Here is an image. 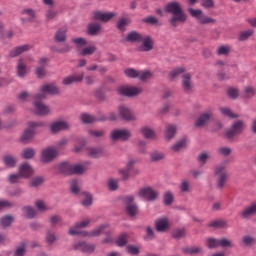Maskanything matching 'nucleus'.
<instances>
[{"mask_svg": "<svg viewBox=\"0 0 256 256\" xmlns=\"http://www.w3.org/2000/svg\"><path fill=\"white\" fill-rule=\"evenodd\" d=\"M141 133L145 139H153L155 137V132L149 127L141 128Z\"/></svg>", "mask_w": 256, "mask_h": 256, "instance_id": "79ce46f5", "label": "nucleus"}, {"mask_svg": "<svg viewBox=\"0 0 256 256\" xmlns=\"http://www.w3.org/2000/svg\"><path fill=\"white\" fill-rule=\"evenodd\" d=\"M55 41H57L58 43H63L66 41L67 39V32L65 30H58L55 33L54 36Z\"/></svg>", "mask_w": 256, "mask_h": 256, "instance_id": "4c0bfd02", "label": "nucleus"}, {"mask_svg": "<svg viewBox=\"0 0 256 256\" xmlns=\"http://www.w3.org/2000/svg\"><path fill=\"white\" fill-rule=\"evenodd\" d=\"M127 234H121L118 239L116 240V245L118 247H124V245H127Z\"/></svg>", "mask_w": 256, "mask_h": 256, "instance_id": "13d9d810", "label": "nucleus"}, {"mask_svg": "<svg viewBox=\"0 0 256 256\" xmlns=\"http://www.w3.org/2000/svg\"><path fill=\"white\" fill-rule=\"evenodd\" d=\"M3 163L6 167H15V165H17V158L11 155H6L3 158Z\"/></svg>", "mask_w": 256, "mask_h": 256, "instance_id": "f704fd0d", "label": "nucleus"}, {"mask_svg": "<svg viewBox=\"0 0 256 256\" xmlns=\"http://www.w3.org/2000/svg\"><path fill=\"white\" fill-rule=\"evenodd\" d=\"M17 73L19 77H24L25 73H27V65L23 62V59L18 61Z\"/></svg>", "mask_w": 256, "mask_h": 256, "instance_id": "e433bc0d", "label": "nucleus"}, {"mask_svg": "<svg viewBox=\"0 0 256 256\" xmlns=\"http://www.w3.org/2000/svg\"><path fill=\"white\" fill-rule=\"evenodd\" d=\"M57 17V10L54 8H50L46 11V19L48 21H52V19H55Z\"/></svg>", "mask_w": 256, "mask_h": 256, "instance_id": "e2e57ef3", "label": "nucleus"}, {"mask_svg": "<svg viewBox=\"0 0 256 256\" xmlns=\"http://www.w3.org/2000/svg\"><path fill=\"white\" fill-rule=\"evenodd\" d=\"M126 251L129 253V255H139V247L137 246L128 245L126 247Z\"/></svg>", "mask_w": 256, "mask_h": 256, "instance_id": "774afa93", "label": "nucleus"}, {"mask_svg": "<svg viewBox=\"0 0 256 256\" xmlns=\"http://www.w3.org/2000/svg\"><path fill=\"white\" fill-rule=\"evenodd\" d=\"M117 91L119 95H123L124 97H137V95L143 93V89L135 86H120Z\"/></svg>", "mask_w": 256, "mask_h": 256, "instance_id": "0eeeda50", "label": "nucleus"}, {"mask_svg": "<svg viewBox=\"0 0 256 256\" xmlns=\"http://www.w3.org/2000/svg\"><path fill=\"white\" fill-rule=\"evenodd\" d=\"M71 125L66 120H57L50 125V131L53 134L60 133V131H67Z\"/></svg>", "mask_w": 256, "mask_h": 256, "instance_id": "ddd939ff", "label": "nucleus"}, {"mask_svg": "<svg viewBox=\"0 0 256 256\" xmlns=\"http://www.w3.org/2000/svg\"><path fill=\"white\" fill-rule=\"evenodd\" d=\"M22 212H23L24 217H26L27 219H33V217H35V215H37V211H35V209H33V207H31V206L23 207Z\"/></svg>", "mask_w": 256, "mask_h": 256, "instance_id": "473e14b6", "label": "nucleus"}, {"mask_svg": "<svg viewBox=\"0 0 256 256\" xmlns=\"http://www.w3.org/2000/svg\"><path fill=\"white\" fill-rule=\"evenodd\" d=\"M87 153L89 157H93V159H97V157H101L103 151L101 148H88Z\"/></svg>", "mask_w": 256, "mask_h": 256, "instance_id": "ea45409f", "label": "nucleus"}, {"mask_svg": "<svg viewBox=\"0 0 256 256\" xmlns=\"http://www.w3.org/2000/svg\"><path fill=\"white\" fill-rule=\"evenodd\" d=\"M207 247L208 249H215L219 247V239L208 238L207 239Z\"/></svg>", "mask_w": 256, "mask_h": 256, "instance_id": "052dcab7", "label": "nucleus"}, {"mask_svg": "<svg viewBox=\"0 0 256 256\" xmlns=\"http://www.w3.org/2000/svg\"><path fill=\"white\" fill-rule=\"evenodd\" d=\"M211 117H213V111L208 110L203 112L196 120V127H205V125L209 123V119H211Z\"/></svg>", "mask_w": 256, "mask_h": 256, "instance_id": "a211bd4d", "label": "nucleus"}, {"mask_svg": "<svg viewBox=\"0 0 256 256\" xmlns=\"http://www.w3.org/2000/svg\"><path fill=\"white\" fill-rule=\"evenodd\" d=\"M45 179H43V177L41 176H37L31 179L30 181V186L31 187H41V185H43Z\"/></svg>", "mask_w": 256, "mask_h": 256, "instance_id": "de8ad7c7", "label": "nucleus"}, {"mask_svg": "<svg viewBox=\"0 0 256 256\" xmlns=\"http://www.w3.org/2000/svg\"><path fill=\"white\" fill-rule=\"evenodd\" d=\"M118 115L124 121H135V119H137L135 114L131 113V110L127 106L118 107Z\"/></svg>", "mask_w": 256, "mask_h": 256, "instance_id": "f3484780", "label": "nucleus"}, {"mask_svg": "<svg viewBox=\"0 0 256 256\" xmlns=\"http://www.w3.org/2000/svg\"><path fill=\"white\" fill-rule=\"evenodd\" d=\"M110 137L113 141H129L131 132L125 129H116L111 132Z\"/></svg>", "mask_w": 256, "mask_h": 256, "instance_id": "6e6552de", "label": "nucleus"}, {"mask_svg": "<svg viewBox=\"0 0 256 256\" xmlns=\"http://www.w3.org/2000/svg\"><path fill=\"white\" fill-rule=\"evenodd\" d=\"M243 121L242 120H237L236 122L233 123L232 127L230 130L226 131L225 136L227 139H233L235 135H239L240 133H243Z\"/></svg>", "mask_w": 256, "mask_h": 256, "instance_id": "4468645a", "label": "nucleus"}, {"mask_svg": "<svg viewBox=\"0 0 256 256\" xmlns=\"http://www.w3.org/2000/svg\"><path fill=\"white\" fill-rule=\"evenodd\" d=\"M59 155V152L57 151V148L55 147H48L42 150V163H51L55 157Z\"/></svg>", "mask_w": 256, "mask_h": 256, "instance_id": "f8f14e48", "label": "nucleus"}, {"mask_svg": "<svg viewBox=\"0 0 256 256\" xmlns=\"http://www.w3.org/2000/svg\"><path fill=\"white\" fill-rule=\"evenodd\" d=\"M61 91L55 84H45L40 87V92L34 97V109L37 115H49L51 109L41 99H45L47 95H59Z\"/></svg>", "mask_w": 256, "mask_h": 256, "instance_id": "f257e3e1", "label": "nucleus"}, {"mask_svg": "<svg viewBox=\"0 0 256 256\" xmlns=\"http://www.w3.org/2000/svg\"><path fill=\"white\" fill-rule=\"evenodd\" d=\"M46 64H47V58H41L39 60V65L37 68H36V75L37 77L41 78V77H45L47 71L45 70V67H46Z\"/></svg>", "mask_w": 256, "mask_h": 256, "instance_id": "cd10ccee", "label": "nucleus"}, {"mask_svg": "<svg viewBox=\"0 0 256 256\" xmlns=\"http://www.w3.org/2000/svg\"><path fill=\"white\" fill-rule=\"evenodd\" d=\"M97 51V47L95 45L86 46L79 50V55L81 57H88L89 55H93Z\"/></svg>", "mask_w": 256, "mask_h": 256, "instance_id": "c756f323", "label": "nucleus"}, {"mask_svg": "<svg viewBox=\"0 0 256 256\" xmlns=\"http://www.w3.org/2000/svg\"><path fill=\"white\" fill-rule=\"evenodd\" d=\"M60 171L65 173V175H81L87 171V168L80 164H70L64 162L60 164Z\"/></svg>", "mask_w": 256, "mask_h": 256, "instance_id": "7ed1b4c3", "label": "nucleus"}, {"mask_svg": "<svg viewBox=\"0 0 256 256\" xmlns=\"http://www.w3.org/2000/svg\"><path fill=\"white\" fill-rule=\"evenodd\" d=\"M138 197H142V199H146V201H155L159 195L157 191L153 190L151 187L141 188L137 192Z\"/></svg>", "mask_w": 256, "mask_h": 256, "instance_id": "1a4fd4ad", "label": "nucleus"}, {"mask_svg": "<svg viewBox=\"0 0 256 256\" xmlns=\"http://www.w3.org/2000/svg\"><path fill=\"white\" fill-rule=\"evenodd\" d=\"M42 122H29L26 130H24L22 136H21V141L23 143H27L28 141H31L33 137H35V127H43Z\"/></svg>", "mask_w": 256, "mask_h": 256, "instance_id": "423d86ee", "label": "nucleus"}, {"mask_svg": "<svg viewBox=\"0 0 256 256\" xmlns=\"http://www.w3.org/2000/svg\"><path fill=\"white\" fill-rule=\"evenodd\" d=\"M134 165H135V160L130 159L126 163L125 169H127L128 171H132L133 175H139V169H137V168L133 169Z\"/></svg>", "mask_w": 256, "mask_h": 256, "instance_id": "8fccbe9b", "label": "nucleus"}, {"mask_svg": "<svg viewBox=\"0 0 256 256\" xmlns=\"http://www.w3.org/2000/svg\"><path fill=\"white\" fill-rule=\"evenodd\" d=\"M182 251L186 255H198V253H201V251H203V248L199 246H192V247H185L182 249Z\"/></svg>", "mask_w": 256, "mask_h": 256, "instance_id": "2f4dec72", "label": "nucleus"}, {"mask_svg": "<svg viewBox=\"0 0 256 256\" xmlns=\"http://www.w3.org/2000/svg\"><path fill=\"white\" fill-rule=\"evenodd\" d=\"M156 230L163 232L169 229V220L167 218L158 219L155 222Z\"/></svg>", "mask_w": 256, "mask_h": 256, "instance_id": "c85d7f7f", "label": "nucleus"}, {"mask_svg": "<svg viewBox=\"0 0 256 256\" xmlns=\"http://www.w3.org/2000/svg\"><path fill=\"white\" fill-rule=\"evenodd\" d=\"M30 49H31V45L29 44L18 46L10 51L9 56L19 57V55H23V53H27V51H30Z\"/></svg>", "mask_w": 256, "mask_h": 256, "instance_id": "aec40b11", "label": "nucleus"}, {"mask_svg": "<svg viewBox=\"0 0 256 256\" xmlns=\"http://www.w3.org/2000/svg\"><path fill=\"white\" fill-rule=\"evenodd\" d=\"M84 199L81 201V205H83V207H89L91 205H93V196H91V194L89 193H82Z\"/></svg>", "mask_w": 256, "mask_h": 256, "instance_id": "58836bf2", "label": "nucleus"}, {"mask_svg": "<svg viewBox=\"0 0 256 256\" xmlns=\"http://www.w3.org/2000/svg\"><path fill=\"white\" fill-rule=\"evenodd\" d=\"M253 215H256V203H252L250 206H247L240 213V217H242V219H251Z\"/></svg>", "mask_w": 256, "mask_h": 256, "instance_id": "412c9836", "label": "nucleus"}, {"mask_svg": "<svg viewBox=\"0 0 256 256\" xmlns=\"http://www.w3.org/2000/svg\"><path fill=\"white\" fill-rule=\"evenodd\" d=\"M81 121H82V123H95V121H97V119H95V117H93L89 114H82Z\"/></svg>", "mask_w": 256, "mask_h": 256, "instance_id": "0e129e2a", "label": "nucleus"}, {"mask_svg": "<svg viewBox=\"0 0 256 256\" xmlns=\"http://www.w3.org/2000/svg\"><path fill=\"white\" fill-rule=\"evenodd\" d=\"M91 223V220L84 219L81 222H78L74 225V227L69 229V235H83L84 237L89 235L87 232H81L79 229H85Z\"/></svg>", "mask_w": 256, "mask_h": 256, "instance_id": "9d476101", "label": "nucleus"}, {"mask_svg": "<svg viewBox=\"0 0 256 256\" xmlns=\"http://www.w3.org/2000/svg\"><path fill=\"white\" fill-rule=\"evenodd\" d=\"M179 189H180L181 193H190V191H191V182H189L187 180H183L179 185Z\"/></svg>", "mask_w": 256, "mask_h": 256, "instance_id": "37998d69", "label": "nucleus"}, {"mask_svg": "<svg viewBox=\"0 0 256 256\" xmlns=\"http://www.w3.org/2000/svg\"><path fill=\"white\" fill-rule=\"evenodd\" d=\"M109 227L107 224H102L98 228L94 229L89 235L90 237H97V235H101L102 231H105Z\"/></svg>", "mask_w": 256, "mask_h": 256, "instance_id": "864d4df0", "label": "nucleus"}, {"mask_svg": "<svg viewBox=\"0 0 256 256\" xmlns=\"http://www.w3.org/2000/svg\"><path fill=\"white\" fill-rule=\"evenodd\" d=\"M19 174L21 177H24V179H27L33 175V168L28 163L21 164L19 167Z\"/></svg>", "mask_w": 256, "mask_h": 256, "instance_id": "393cba45", "label": "nucleus"}, {"mask_svg": "<svg viewBox=\"0 0 256 256\" xmlns=\"http://www.w3.org/2000/svg\"><path fill=\"white\" fill-rule=\"evenodd\" d=\"M229 53H231L230 45H221L216 50V54L223 56V57H227V55H229Z\"/></svg>", "mask_w": 256, "mask_h": 256, "instance_id": "72a5a7b5", "label": "nucleus"}, {"mask_svg": "<svg viewBox=\"0 0 256 256\" xmlns=\"http://www.w3.org/2000/svg\"><path fill=\"white\" fill-rule=\"evenodd\" d=\"M253 35V30L249 29V30H245L239 33V41H247V39H249V37H251Z\"/></svg>", "mask_w": 256, "mask_h": 256, "instance_id": "3c124183", "label": "nucleus"}, {"mask_svg": "<svg viewBox=\"0 0 256 256\" xmlns=\"http://www.w3.org/2000/svg\"><path fill=\"white\" fill-rule=\"evenodd\" d=\"M129 23H131V20L129 18H120L117 22V29H119V31H125V27H127V25H129Z\"/></svg>", "mask_w": 256, "mask_h": 256, "instance_id": "a19ab883", "label": "nucleus"}, {"mask_svg": "<svg viewBox=\"0 0 256 256\" xmlns=\"http://www.w3.org/2000/svg\"><path fill=\"white\" fill-rule=\"evenodd\" d=\"M26 249H27V245L25 244V242H22V243L16 248V251H15V253H14V256H24Z\"/></svg>", "mask_w": 256, "mask_h": 256, "instance_id": "6e6d98bb", "label": "nucleus"}, {"mask_svg": "<svg viewBox=\"0 0 256 256\" xmlns=\"http://www.w3.org/2000/svg\"><path fill=\"white\" fill-rule=\"evenodd\" d=\"M85 75L79 74V75H70L63 79L62 83L64 85H73V83H81L83 81Z\"/></svg>", "mask_w": 256, "mask_h": 256, "instance_id": "4be33fe9", "label": "nucleus"}, {"mask_svg": "<svg viewBox=\"0 0 256 256\" xmlns=\"http://www.w3.org/2000/svg\"><path fill=\"white\" fill-rule=\"evenodd\" d=\"M118 187H119V180L117 179L108 180V189L110 191H117Z\"/></svg>", "mask_w": 256, "mask_h": 256, "instance_id": "bf43d9fd", "label": "nucleus"}, {"mask_svg": "<svg viewBox=\"0 0 256 256\" xmlns=\"http://www.w3.org/2000/svg\"><path fill=\"white\" fill-rule=\"evenodd\" d=\"M135 201V198L133 196H127L125 198L126 203V213L129 215V217H135L137 213H139V209L137 208V205L133 204Z\"/></svg>", "mask_w": 256, "mask_h": 256, "instance_id": "dca6fc26", "label": "nucleus"}, {"mask_svg": "<svg viewBox=\"0 0 256 256\" xmlns=\"http://www.w3.org/2000/svg\"><path fill=\"white\" fill-rule=\"evenodd\" d=\"M124 74L126 77H129L130 79H135L139 77V71L133 68H127L126 70H124Z\"/></svg>", "mask_w": 256, "mask_h": 256, "instance_id": "09e8293b", "label": "nucleus"}, {"mask_svg": "<svg viewBox=\"0 0 256 256\" xmlns=\"http://www.w3.org/2000/svg\"><path fill=\"white\" fill-rule=\"evenodd\" d=\"M35 156V150L32 148H27L22 151V157L23 159H33Z\"/></svg>", "mask_w": 256, "mask_h": 256, "instance_id": "4d7b16f0", "label": "nucleus"}, {"mask_svg": "<svg viewBox=\"0 0 256 256\" xmlns=\"http://www.w3.org/2000/svg\"><path fill=\"white\" fill-rule=\"evenodd\" d=\"M125 39L128 43H139L143 41V35L137 31H131L126 35Z\"/></svg>", "mask_w": 256, "mask_h": 256, "instance_id": "b1692460", "label": "nucleus"}, {"mask_svg": "<svg viewBox=\"0 0 256 256\" xmlns=\"http://www.w3.org/2000/svg\"><path fill=\"white\" fill-rule=\"evenodd\" d=\"M214 174L217 176L218 189H223V187H225V183H227V179L229 177L227 170H225V165L219 164L218 166H216L214 169Z\"/></svg>", "mask_w": 256, "mask_h": 256, "instance_id": "39448f33", "label": "nucleus"}, {"mask_svg": "<svg viewBox=\"0 0 256 256\" xmlns=\"http://www.w3.org/2000/svg\"><path fill=\"white\" fill-rule=\"evenodd\" d=\"M54 51H56L57 53H69V51H71V46L66 43L60 44L54 48Z\"/></svg>", "mask_w": 256, "mask_h": 256, "instance_id": "a18cd8bd", "label": "nucleus"}, {"mask_svg": "<svg viewBox=\"0 0 256 256\" xmlns=\"http://www.w3.org/2000/svg\"><path fill=\"white\" fill-rule=\"evenodd\" d=\"M75 249H78V251H82L83 253H93L95 251V246L91 244H87L85 242H78L75 244Z\"/></svg>", "mask_w": 256, "mask_h": 256, "instance_id": "a878e982", "label": "nucleus"}, {"mask_svg": "<svg viewBox=\"0 0 256 256\" xmlns=\"http://www.w3.org/2000/svg\"><path fill=\"white\" fill-rule=\"evenodd\" d=\"M72 43H74L77 47H84V45H87V40L85 38H73Z\"/></svg>", "mask_w": 256, "mask_h": 256, "instance_id": "69168bd1", "label": "nucleus"}, {"mask_svg": "<svg viewBox=\"0 0 256 256\" xmlns=\"http://www.w3.org/2000/svg\"><path fill=\"white\" fill-rule=\"evenodd\" d=\"M150 159L154 162L163 161L165 159V154L159 151H153L152 153H150Z\"/></svg>", "mask_w": 256, "mask_h": 256, "instance_id": "c03bdc74", "label": "nucleus"}, {"mask_svg": "<svg viewBox=\"0 0 256 256\" xmlns=\"http://www.w3.org/2000/svg\"><path fill=\"white\" fill-rule=\"evenodd\" d=\"M163 201L165 205H171L173 203V193L171 191L165 192Z\"/></svg>", "mask_w": 256, "mask_h": 256, "instance_id": "338daca9", "label": "nucleus"}, {"mask_svg": "<svg viewBox=\"0 0 256 256\" xmlns=\"http://www.w3.org/2000/svg\"><path fill=\"white\" fill-rule=\"evenodd\" d=\"M153 77V72L151 71H140L138 72V78H140L141 81H147Z\"/></svg>", "mask_w": 256, "mask_h": 256, "instance_id": "603ef678", "label": "nucleus"}, {"mask_svg": "<svg viewBox=\"0 0 256 256\" xmlns=\"http://www.w3.org/2000/svg\"><path fill=\"white\" fill-rule=\"evenodd\" d=\"M188 12L190 13L191 17H194V19H196L197 23L200 25H209V23H215V19L205 15L202 10L188 8Z\"/></svg>", "mask_w": 256, "mask_h": 256, "instance_id": "20e7f679", "label": "nucleus"}, {"mask_svg": "<svg viewBox=\"0 0 256 256\" xmlns=\"http://www.w3.org/2000/svg\"><path fill=\"white\" fill-rule=\"evenodd\" d=\"M182 87L186 93L193 91V81L191 80V73H184L182 75Z\"/></svg>", "mask_w": 256, "mask_h": 256, "instance_id": "6ab92c4d", "label": "nucleus"}, {"mask_svg": "<svg viewBox=\"0 0 256 256\" xmlns=\"http://www.w3.org/2000/svg\"><path fill=\"white\" fill-rule=\"evenodd\" d=\"M101 24L99 22H91L87 26V34L91 36L99 35L101 33Z\"/></svg>", "mask_w": 256, "mask_h": 256, "instance_id": "5701e85b", "label": "nucleus"}, {"mask_svg": "<svg viewBox=\"0 0 256 256\" xmlns=\"http://www.w3.org/2000/svg\"><path fill=\"white\" fill-rule=\"evenodd\" d=\"M208 227H213L214 229H225V227H227V222H225V220H214L208 224Z\"/></svg>", "mask_w": 256, "mask_h": 256, "instance_id": "c9c22d12", "label": "nucleus"}, {"mask_svg": "<svg viewBox=\"0 0 256 256\" xmlns=\"http://www.w3.org/2000/svg\"><path fill=\"white\" fill-rule=\"evenodd\" d=\"M164 11L172 15L169 19V23L172 27H178L179 23H185V21H187V14H185L179 2L174 1L166 4Z\"/></svg>", "mask_w": 256, "mask_h": 256, "instance_id": "f03ea898", "label": "nucleus"}, {"mask_svg": "<svg viewBox=\"0 0 256 256\" xmlns=\"http://www.w3.org/2000/svg\"><path fill=\"white\" fill-rule=\"evenodd\" d=\"M185 73L184 67L175 68L170 72L171 79H175V77H179V75Z\"/></svg>", "mask_w": 256, "mask_h": 256, "instance_id": "680f3d73", "label": "nucleus"}, {"mask_svg": "<svg viewBox=\"0 0 256 256\" xmlns=\"http://www.w3.org/2000/svg\"><path fill=\"white\" fill-rule=\"evenodd\" d=\"M219 111L222 115H224L225 117H230V119H236V117H238L237 115L233 114V112L231 111V109L227 108V107H220Z\"/></svg>", "mask_w": 256, "mask_h": 256, "instance_id": "49530a36", "label": "nucleus"}, {"mask_svg": "<svg viewBox=\"0 0 256 256\" xmlns=\"http://www.w3.org/2000/svg\"><path fill=\"white\" fill-rule=\"evenodd\" d=\"M113 17H115V13L113 12L96 11L93 13L92 19L94 21H101V23H109Z\"/></svg>", "mask_w": 256, "mask_h": 256, "instance_id": "2eb2a0df", "label": "nucleus"}, {"mask_svg": "<svg viewBox=\"0 0 256 256\" xmlns=\"http://www.w3.org/2000/svg\"><path fill=\"white\" fill-rule=\"evenodd\" d=\"M141 45L138 47V51L141 53H149V51H153V47H155V41L151 36H142Z\"/></svg>", "mask_w": 256, "mask_h": 256, "instance_id": "9b49d317", "label": "nucleus"}, {"mask_svg": "<svg viewBox=\"0 0 256 256\" xmlns=\"http://www.w3.org/2000/svg\"><path fill=\"white\" fill-rule=\"evenodd\" d=\"M175 133H177V127H175V125H171V124H169L164 131V135H165L166 139H168V141H171V139H173V137H175Z\"/></svg>", "mask_w": 256, "mask_h": 256, "instance_id": "7c9ffc66", "label": "nucleus"}, {"mask_svg": "<svg viewBox=\"0 0 256 256\" xmlns=\"http://www.w3.org/2000/svg\"><path fill=\"white\" fill-rule=\"evenodd\" d=\"M187 143H189V140L187 139V137H184L176 142V144L171 146V151H174L175 153L183 151V149L187 148Z\"/></svg>", "mask_w": 256, "mask_h": 256, "instance_id": "bb28decb", "label": "nucleus"}, {"mask_svg": "<svg viewBox=\"0 0 256 256\" xmlns=\"http://www.w3.org/2000/svg\"><path fill=\"white\" fill-rule=\"evenodd\" d=\"M35 207L38 209V211H41L42 213L45 211H49V207L47 204H45V201L43 200H37L35 202Z\"/></svg>", "mask_w": 256, "mask_h": 256, "instance_id": "5fc2aeb1", "label": "nucleus"}]
</instances>
